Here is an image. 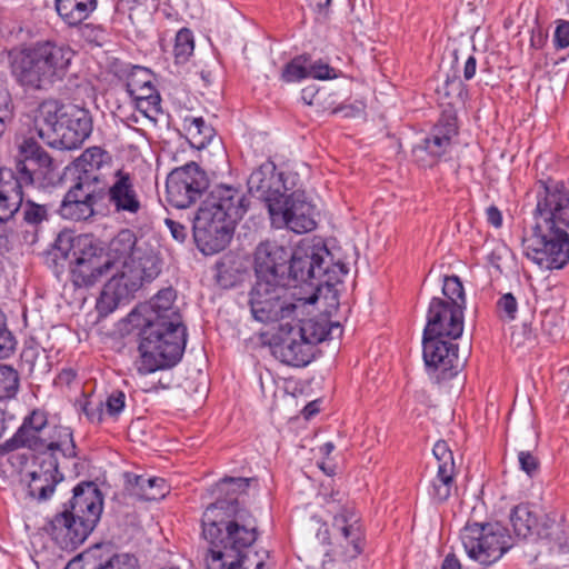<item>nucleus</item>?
Segmentation results:
<instances>
[{"mask_svg":"<svg viewBox=\"0 0 569 569\" xmlns=\"http://www.w3.org/2000/svg\"><path fill=\"white\" fill-rule=\"evenodd\" d=\"M253 478L224 477L213 487L214 502L202 513V537L209 543L206 569H250L249 549L258 539L257 520L239 503Z\"/></svg>","mask_w":569,"mask_h":569,"instance_id":"obj_1","label":"nucleus"},{"mask_svg":"<svg viewBox=\"0 0 569 569\" xmlns=\"http://www.w3.org/2000/svg\"><path fill=\"white\" fill-rule=\"evenodd\" d=\"M27 448L36 453L33 470L28 490L39 501L51 497L58 482L63 479L59 471V459L77 457V445L69 427L52 425L48 413L42 409H33L23 418L16 433L0 446L1 453Z\"/></svg>","mask_w":569,"mask_h":569,"instance_id":"obj_2","label":"nucleus"},{"mask_svg":"<svg viewBox=\"0 0 569 569\" xmlns=\"http://www.w3.org/2000/svg\"><path fill=\"white\" fill-rule=\"evenodd\" d=\"M535 224L522 239L526 257L540 268L562 269L569 262V184L538 180L535 184Z\"/></svg>","mask_w":569,"mask_h":569,"instance_id":"obj_3","label":"nucleus"},{"mask_svg":"<svg viewBox=\"0 0 569 569\" xmlns=\"http://www.w3.org/2000/svg\"><path fill=\"white\" fill-rule=\"evenodd\" d=\"M176 291L160 290L150 301V315L140 331V360L137 370L141 375L172 368L182 358L187 329L178 309L173 308Z\"/></svg>","mask_w":569,"mask_h":569,"instance_id":"obj_4","label":"nucleus"},{"mask_svg":"<svg viewBox=\"0 0 569 569\" xmlns=\"http://www.w3.org/2000/svg\"><path fill=\"white\" fill-rule=\"evenodd\" d=\"M299 177L291 171H278L267 161L248 179L250 193L257 194L268 207L272 224L302 234L316 229L315 206L298 187Z\"/></svg>","mask_w":569,"mask_h":569,"instance_id":"obj_5","label":"nucleus"},{"mask_svg":"<svg viewBox=\"0 0 569 569\" xmlns=\"http://www.w3.org/2000/svg\"><path fill=\"white\" fill-rule=\"evenodd\" d=\"M74 51L56 40H38L10 51L11 74L21 87L42 90L61 81Z\"/></svg>","mask_w":569,"mask_h":569,"instance_id":"obj_6","label":"nucleus"},{"mask_svg":"<svg viewBox=\"0 0 569 569\" xmlns=\"http://www.w3.org/2000/svg\"><path fill=\"white\" fill-rule=\"evenodd\" d=\"M103 509V497L92 481L73 488L63 510L48 521L44 529L62 549H76L97 526Z\"/></svg>","mask_w":569,"mask_h":569,"instance_id":"obj_7","label":"nucleus"},{"mask_svg":"<svg viewBox=\"0 0 569 569\" xmlns=\"http://www.w3.org/2000/svg\"><path fill=\"white\" fill-rule=\"evenodd\" d=\"M34 130L49 147L72 150L79 148L91 134L92 118L84 108L48 99L37 109Z\"/></svg>","mask_w":569,"mask_h":569,"instance_id":"obj_8","label":"nucleus"},{"mask_svg":"<svg viewBox=\"0 0 569 569\" xmlns=\"http://www.w3.org/2000/svg\"><path fill=\"white\" fill-rule=\"evenodd\" d=\"M20 154L14 168H0V222L9 221L19 211L23 188L33 186L51 170V157L36 142L24 140Z\"/></svg>","mask_w":569,"mask_h":569,"instance_id":"obj_9","label":"nucleus"},{"mask_svg":"<svg viewBox=\"0 0 569 569\" xmlns=\"http://www.w3.org/2000/svg\"><path fill=\"white\" fill-rule=\"evenodd\" d=\"M54 257L69 260L71 282L77 288L92 287L114 269V261L104 257L102 248L87 239L64 241L59 238Z\"/></svg>","mask_w":569,"mask_h":569,"instance_id":"obj_10","label":"nucleus"},{"mask_svg":"<svg viewBox=\"0 0 569 569\" xmlns=\"http://www.w3.org/2000/svg\"><path fill=\"white\" fill-rule=\"evenodd\" d=\"M330 266L331 253L321 240H302L296 249L290 248L284 286L288 287L291 282L296 286L306 283L318 289L322 284L338 281L330 276Z\"/></svg>","mask_w":569,"mask_h":569,"instance_id":"obj_11","label":"nucleus"},{"mask_svg":"<svg viewBox=\"0 0 569 569\" xmlns=\"http://www.w3.org/2000/svg\"><path fill=\"white\" fill-rule=\"evenodd\" d=\"M318 297L298 299V303L288 297L284 284L256 279L249 292V306L252 317L262 323L293 320L297 309L308 303H315Z\"/></svg>","mask_w":569,"mask_h":569,"instance_id":"obj_12","label":"nucleus"},{"mask_svg":"<svg viewBox=\"0 0 569 569\" xmlns=\"http://www.w3.org/2000/svg\"><path fill=\"white\" fill-rule=\"evenodd\" d=\"M460 538L467 555L483 566L501 559L512 546L508 529L500 522L467 523Z\"/></svg>","mask_w":569,"mask_h":569,"instance_id":"obj_13","label":"nucleus"},{"mask_svg":"<svg viewBox=\"0 0 569 569\" xmlns=\"http://www.w3.org/2000/svg\"><path fill=\"white\" fill-rule=\"evenodd\" d=\"M209 187V179L200 166L190 161L170 171L166 181V200L177 209L194 206Z\"/></svg>","mask_w":569,"mask_h":569,"instance_id":"obj_14","label":"nucleus"},{"mask_svg":"<svg viewBox=\"0 0 569 569\" xmlns=\"http://www.w3.org/2000/svg\"><path fill=\"white\" fill-rule=\"evenodd\" d=\"M236 223L199 208L192 226L193 239L204 254L222 251L230 242Z\"/></svg>","mask_w":569,"mask_h":569,"instance_id":"obj_15","label":"nucleus"},{"mask_svg":"<svg viewBox=\"0 0 569 569\" xmlns=\"http://www.w3.org/2000/svg\"><path fill=\"white\" fill-rule=\"evenodd\" d=\"M290 247L277 240H263L254 249L253 270L256 279L284 284Z\"/></svg>","mask_w":569,"mask_h":569,"instance_id":"obj_16","label":"nucleus"},{"mask_svg":"<svg viewBox=\"0 0 569 569\" xmlns=\"http://www.w3.org/2000/svg\"><path fill=\"white\" fill-rule=\"evenodd\" d=\"M463 310L456 302L445 303L441 298L433 297L428 307L423 335L460 338L463 332Z\"/></svg>","mask_w":569,"mask_h":569,"instance_id":"obj_17","label":"nucleus"},{"mask_svg":"<svg viewBox=\"0 0 569 569\" xmlns=\"http://www.w3.org/2000/svg\"><path fill=\"white\" fill-rule=\"evenodd\" d=\"M107 281L97 300V310L101 316H108L118 307L129 303L134 293L142 287L140 278L130 271L126 266Z\"/></svg>","mask_w":569,"mask_h":569,"instance_id":"obj_18","label":"nucleus"},{"mask_svg":"<svg viewBox=\"0 0 569 569\" xmlns=\"http://www.w3.org/2000/svg\"><path fill=\"white\" fill-rule=\"evenodd\" d=\"M103 197V188L86 182H76L64 194L59 213L63 219L87 221L96 214V206Z\"/></svg>","mask_w":569,"mask_h":569,"instance_id":"obj_19","label":"nucleus"},{"mask_svg":"<svg viewBox=\"0 0 569 569\" xmlns=\"http://www.w3.org/2000/svg\"><path fill=\"white\" fill-rule=\"evenodd\" d=\"M250 199L240 189L229 184L216 186L207 196L200 208L237 223L247 213Z\"/></svg>","mask_w":569,"mask_h":569,"instance_id":"obj_20","label":"nucleus"},{"mask_svg":"<svg viewBox=\"0 0 569 569\" xmlns=\"http://www.w3.org/2000/svg\"><path fill=\"white\" fill-rule=\"evenodd\" d=\"M453 340L432 335L422 336V355L428 371L440 370L443 379L457 375L459 349Z\"/></svg>","mask_w":569,"mask_h":569,"instance_id":"obj_21","label":"nucleus"},{"mask_svg":"<svg viewBox=\"0 0 569 569\" xmlns=\"http://www.w3.org/2000/svg\"><path fill=\"white\" fill-rule=\"evenodd\" d=\"M274 339L271 351L274 358L279 359L282 363L305 367L311 361L313 357L311 347L306 340L299 338L291 322L280 323Z\"/></svg>","mask_w":569,"mask_h":569,"instance_id":"obj_22","label":"nucleus"},{"mask_svg":"<svg viewBox=\"0 0 569 569\" xmlns=\"http://www.w3.org/2000/svg\"><path fill=\"white\" fill-rule=\"evenodd\" d=\"M104 194L109 204L116 212L137 214L141 209V201L134 184V177L122 169L113 174V180Z\"/></svg>","mask_w":569,"mask_h":569,"instance_id":"obj_23","label":"nucleus"},{"mask_svg":"<svg viewBox=\"0 0 569 569\" xmlns=\"http://www.w3.org/2000/svg\"><path fill=\"white\" fill-rule=\"evenodd\" d=\"M333 536L346 541L347 557L356 558L362 551V531L358 519L350 508H342L332 521Z\"/></svg>","mask_w":569,"mask_h":569,"instance_id":"obj_24","label":"nucleus"},{"mask_svg":"<svg viewBox=\"0 0 569 569\" xmlns=\"http://www.w3.org/2000/svg\"><path fill=\"white\" fill-rule=\"evenodd\" d=\"M162 259L159 251L149 243H140L130 262H124L133 274L140 278V282L153 281L162 270Z\"/></svg>","mask_w":569,"mask_h":569,"instance_id":"obj_25","label":"nucleus"},{"mask_svg":"<svg viewBox=\"0 0 569 569\" xmlns=\"http://www.w3.org/2000/svg\"><path fill=\"white\" fill-rule=\"evenodd\" d=\"M111 161V156L101 147L87 148L80 157H78L73 164L78 171L77 182H86L89 184L99 186L100 173L99 170Z\"/></svg>","mask_w":569,"mask_h":569,"instance_id":"obj_26","label":"nucleus"},{"mask_svg":"<svg viewBox=\"0 0 569 569\" xmlns=\"http://www.w3.org/2000/svg\"><path fill=\"white\" fill-rule=\"evenodd\" d=\"M458 133L455 117L441 119L431 130L430 134L423 139V146L419 150L429 153L433 161L441 157L451 143L452 137Z\"/></svg>","mask_w":569,"mask_h":569,"instance_id":"obj_27","label":"nucleus"},{"mask_svg":"<svg viewBox=\"0 0 569 569\" xmlns=\"http://www.w3.org/2000/svg\"><path fill=\"white\" fill-rule=\"evenodd\" d=\"M98 7V0H54L58 17L69 28H77L87 20Z\"/></svg>","mask_w":569,"mask_h":569,"instance_id":"obj_28","label":"nucleus"},{"mask_svg":"<svg viewBox=\"0 0 569 569\" xmlns=\"http://www.w3.org/2000/svg\"><path fill=\"white\" fill-rule=\"evenodd\" d=\"M541 519L539 517L536 506L530 503H519L511 509L510 522L513 527L515 533L521 538H528L540 531Z\"/></svg>","mask_w":569,"mask_h":569,"instance_id":"obj_29","label":"nucleus"},{"mask_svg":"<svg viewBox=\"0 0 569 569\" xmlns=\"http://www.w3.org/2000/svg\"><path fill=\"white\" fill-rule=\"evenodd\" d=\"M538 538L546 540L551 551L569 552V525L562 519L558 521L545 516Z\"/></svg>","mask_w":569,"mask_h":569,"instance_id":"obj_30","label":"nucleus"},{"mask_svg":"<svg viewBox=\"0 0 569 569\" xmlns=\"http://www.w3.org/2000/svg\"><path fill=\"white\" fill-rule=\"evenodd\" d=\"M127 482L130 485L134 493L146 501H157L164 498L170 487L167 481L160 477H144L132 473L126 475Z\"/></svg>","mask_w":569,"mask_h":569,"instance_id":"obj_31","label":"nucleus"},{"mask_svg":"<svg viewBox=\"0 0 569 569\" xmlns=\"http://www.w3.org/2000/svg\"><path fill=\"white\" fill-rule=\"evenodd\" d=\"M139 246L140 243H138L134 232L129 229H122L110 241L108 253L104 254V257L114 261V269H117L118 263H121L122 267L124 262L132 260L136 249Z\"/></svg>","mask_w":569,"mask_h":569,"instance_id":"obj_32","label":"nucleus"},{"mask_svg":"<svg viewBox=\"0 0 569 569\" xmlns=\"http://www.w3.org/2000/svg\"><path fill=\"white\" fill-rule=\"evenodd\" d=\"M293 327L299 338L306 340L312 350L313 346L327 339L333 328L338 329L340 326L335 323L328 328V321L325 319H307L299 320V323Z\"/></svg>","mask_w":569,"mask_h":569,"instance_id":"obj_33","label":"nucleus"},{"mask_svg":"<svg viewBox=\"0 0 569 569\" xmlns=\"http://www.w3.org/2000/svg\"><path fill=\"white\" fill-rule=\"evenodd\" d=\"M182 126L190 143L197 149L206 148L216 136L213 127L202 117L187 116Z\"/></svg>","mask_w":569,"mask_h":569,"instance_id":"obj_34","label":"nucleus"},{"mask_svg":"<svg viewBox=\"0 0 569 569\" xmlns=\"http://www.w3.org/2000/svg\"><path fill=\"white\" fill-rule=\"evenodd\" d=\"M455 487V468L438 467L437 475L428 490L429 497L436 503H443L451 496Z\"/></svg>","mask_w":569,"mask_h":569,"instance_id":"obj_35","label":"nucleus"},{"mask_svg":"<svg viewBox=\"0 0 569 569\" xmlns=\"http://www.w3.org/2000/svg\"><path fill=\"white\" fill-rule=\"evenodd\" d=\"M136 102V108L146 117L161 113V97L153 81L129 94Z\"/></svg>","mask_w":569,"mask_h":569,"instance_id":"obj_36","label":"nucleus"},{"mask_svg":"<svg viewBox=\"0 0 569 569\" xmlns=\"http://www.w3.org/2000/svg\"><path fill=\"white\" fill-rule=\"evenodd\" d=\"M21 209L22 221L32 228L33 231H37L38 228L49 220V206L48 204H39L31 199H23L22 203L19 208Z\"/></svg>","mask_w":569,"mask_h":569,"instance_id":"obj_37","label":"nucleus"},{"mask_svg":"<svg viewBox=\"0 0 569 569\" xmlns=\"http://www.w3.org/2000/svg\"><path fill=\"white\" fill-rule=\"evenodd\" d=\"M103 546L96 545L68 562L64 569H103Z\"/></svg>","mask_w":569,"mask_h":569,"instance_id":"obj_38","label":"nucleus"},{"mask_svg":"<svg viewBox=\"0 0 569 569\" xmlns=\"http://www.w3.org/2000/svg\"><path fill=\"white\" fill-rule=\"evenodd\" d=\"M194 50V41L192 32L187 29H180L174 39L173 56L176 63H186Z\"/></svg>","mask_w":569,"mask_h":569,"instance_id":"obj_39","label":"nucleus"},{"mask_svg":"<svg viewBox=\"0 0 569 569\" xmlns=\"http://www.w3.org/2000/svg\"><path fill=\"white\" fill-rule=\"evenodd\" d=\"M19 373L7 365H0V400L13 398L19 390Z\"/></svg>","mask_w":569,"mask_h":569,"instance_id":"obj_40","label":"nucleus"},{"mask_svg":"<svg viewBox=\"0 0 569 569\" xmlns=\"http://www.w3.org/2000/svg\"><path fill=\"white\" fill-rule=\"evenodd\" d=\"M442 293L445 298L441 299L445 303L456 302L461 308H466L465 290L458 276L443 277Z\"/></svg>","mask_w":569,"mask_h":569,"instance_id":"obj_41","label":"nucleus"},{"mask_svg":"<svg viewBox=\"0 0 569 569\" xmlns=\"http://www.w3.org/2000/svg\"><path fill=\"white\" fill-rule=\"evenodd\" d=\"M103 569H139L138 560L128 553H113L110 548L103 546Z\"/></svg>","mask_w":569,"mask_h":569,"instance_id":"obj_42","label":"nucleus"},{"mask_svg":"<svg viewBox=\"0 0 569 569\" xmlns=\"http://www.w3.org/2000/svg\"><path fill=\"white\" fill-rule=\"evenodd\" d=\"M308 59L305 56H299L289 61L282 69L281 79L284 82H297L308 78V67L306 62Z\"/></svg>","mask_w":569,"mask_h":569,"instance_id":"obj_43","label":"nucleus"},{"mask_svg":"<svg viewBox=\"0 0 569 569\" xmlns=\"http://www.w3.org/2000/svg\"><path fill=\"white\" fill-rule=\"evenodd\" d=\"M153 81L152 72L143 67L134 66L127 76L126 89L130 94Z\"/></svg>","mask_w":569,"mask_h":569,"instance_id":"obj_44","label":"nucleus"},{"mask_svg":"<svg viewBox=\"0 0 569 569\" xmlns=\"http://www.w3.org/2000/svg\"><path fill=\"white\" fill-rule=\"evenodd\" d=\"M17 339L8 329L6 316L0 311V359H7L13 355Z\"/></svg>","mask_w":569,"mask_h":569,"instance_id":"obj_45","label":"nucleus"},{"mask_svg":"<svg viewBox=\"0 0 569 569\" xmlns=\"http://www.w3.org/2000/svg\"><path fill=\"white\" fill-rule=\"evenodd\" d=\"M496 310L500 320L506 322L515 320L518 311L516 297L510 292L502 295L496 303Z\"/></svg>","mask_w":569,"mask_h":569,"instance_id":"obj_46","label":"nucleus"},{"mask_svg":"<svg viewBox=\"0 0 569 569\" xmlns=\"http://www.w3.org/2000/svg\"><path fill=\"white\" fill-rule=\"evenodd\" d=\"M463 83L459 76L453 73L448 76L442 86L437 88V93L446 99L462 100ZM448 103H452L449 101Z\"/></svg>","mask_w":569,"mask_h":569,"instance_id":"obj_47","label":"nucleus"},{"mask_svg":"<svg viewBox=\"0 0 569 569\" xmlns=\"http://www.w3.org/2000/svg\"><path fill=\"white\" fill-rule=\"evenodd\" d=\"M81 37L89 43L102 47L106 41V29L100 24L81 23L79 26Z\"/></svg>","mask_w":569,"mask_h":569,"instance_id":"obj_48","label":"nucleus"},{"mask_svg":"<svg viewBox=\"0 0 569 569\" xmlns=\"http://www.w3.org/2000/svg\"><path fill=\"white\" fill-rule=\"evenodd\" d=\"M216 280L222 288H231L238 281L237 271L233 270L226 260L216 263Z\"/></svg>","mask_w":569,"mask_h":569,"instance_id":"obj_49","label":"nucleus"},{"mask_svg":"<svg viewBox=\"0 0 569 569\" xmlns=\"http://www.w3.org/2000/svg\"><path fill=\"white\" fill-rule=\"evenodd\" d=\"M106 413L117 418L126 407V393L122 390H113L103 402Z\"/></svg>","mask_w":569,"mask_h":569,"instance_id":"obj_50","label":"nucleus"},{"mask_svg":"<svg viewBox=\"0 0 569 569\" xmlns=\"http://www.w3.org/2000/svg\"><path fill=\"white\" fill-rule=\"evenodd\" d=\"M518 461L520 469L525 471L529 477H533L539 470V459L529 449L519 450Z\"/></svg>","mask_w":569,"mask_h":569,"instance_id":"obj_51","label":"nucleus"},{"mask_svg":"<svg viewBox=\"0 0 569 569\" xmlns=\"http://www.w3.org/2000/svg\"><path fill=\"white\" fill-rule=\"evenodd\" d=\"M103 401L86 400L82 406V412L91 423H101L103 421L104 409Z\"/></svg>","mask_w":569,"mask_h":569,"instance_id":"obj_52","label":"nucleus"},{"mask_svg":"<svg viewBox=\"0 0 569 569\" xmlns=\"http://www.w3.org/2000/svg\"><path fill=\"white\" fill-rule=\"evenodd\" d=\"M432 452L439 462L438 467L455 468L453 456L446 441L436 442Z\"/></svg>","mask_w":569,"mask_h":569,"instance_id":"obj_53","label":"nucleus"},{"mask_svg":"<svg viewBox=\"0 0 569 569\" xmlns=\"http://www.w3.org/2000/svg\"><path fill=\"white\" fill-rule=\"evenodd\" d=\"M308 77L319 80H327L336 78V71L328 63L317 61L308 67Z\"/></svg>","mask_w":569,"mask_h":569,"instance_id":"obj_54","label":"nucleus"},{"mask_svg":"<svg viewBox=\"0 0 569 569\" xmlns=\"http://www.w3.org/2000/svg\"><path fill=\"white\" fill-rule=\"evenodd\" d=\"M553 42L557 49L569 47V21L559 20L553 34Z\"/></svg>","mask_w":569,"mask_h":569,"instance_id":"obj_55","label":"nucleus"},{"mask_svg":"<svg viewBox=\"0 0 569 569\" xmlns=\"http://www.w3.org/2000/svg\"><path fill=\"white\" fill-rule=\"evenodd\" d=\"M166 226L170 230V233L174 240L183 243L188 237V229L184 224L173 219L167 218L164 220Z\"/></svg>","mask_w":569,"mask_h":569,"instance_id":"obj_56","label":"nucleus"},{"mask_svg":"<svg viewBox=\"0 0 569 569\" xmlns=\"http://www.w3.org/2000/svg\"><path fill=\"white\" fill-rule=\"evenodd\" d=\"M13 118V106L12 100L9 99L4 103H0V138L4 133L8 124Z\"/></svg>","mask_w":569,"mask_h":569,"instance_id":"obj_57","label":"nucleus"},{"mask_svg":"<svg viewBox=\"0 0 569 569\" xmlns=\"http://www.w3.org/2000/svg\"><path fill=\"white\" fill-rule=\"evenodd\" d=\"M323 93L315 86H308L301 90V99L308 106H320Z\"/></svg>","mask_w":569,"mask_h":569,"instance_id":"obj_58","label":"nucleus"},{"mask_svg":"<svg viewBox=\"0 0 569 569\" xmlns=\"http://www.w3.org/2000/svg\"><path fill=\"white\" fill-rule=\"evenodd\" d=\"M345 111L346 117H357L365 112V104H350V106H341L339 108L333 109L332 113H338Z\"/></svg>","mask_w":569,"mask_h":569,"instance_id":"obj_59","label":"nucleus"},{"mask_svg":"<svg viewBox=\"0 0 569 569\" xmlns=\"http://www.w3.org/2000/svg\"><path fill=\"white\" fill-rule=\"evenodd\" d=\"M487 220L490 224H492L496 228L501 227L502 224V214L500 210L496 206H490L487 211Z\"/></svg>","mask_w":569,"mask_h":569,"instance_id":"obj_60","label":"nucleus"},{"mask_svg":"<svg viewBox=\"0 0 569 569\" xmlns=\"http://www.w3.org/2000/svg\"><path fill=\"white\" fill-rule=\"evenodd\" d=\"M476 69H477V60L473 56H470L465 63L463 78L466 80H471L476 74Z\"/></svg>","mask_w":569,"mask_h":569,"instance_id":"obj_61","label":"nucleus"},{"mask_svg":"<svg viewBox=\"0 0 569 569\" xmlns=\"http://www.w3.org/2000/svg\"><path fill=\"white\" fill-rule=\"evenodd\" d=\"M309 7H311L316 12L327 14L328 7L330 6L331 0H307Z\"/></svg>","mask_w":569,"mask_h":569,"instance_id":"obj_62","label":"nucleus"},{"mask_svg":"<svg viewBox=\"0 0 569 569\" xmlns=\"http://www.w3.org/2000/svg\"><path fill=\"white\" fill-rule=\"evenodd\" d=\"M441 569H461V565L456 555L448 553L442 561Z\"/></svg>","mask_w":569,"mask_h":569,"instance_id":"obj_63","label":"nucleus"},{"mask_svg":"<svg viewBox=\"0 0 569 569\" xmlns=\"http://www.w3.org/2000/svg\"><path fill=\"white\" fill-rule=\"evenodd\" d=\"M320 411L319 401L309 402L302 410L303 417L310 419Z\"/></svg>","mask_w":569,"mask_h":569,"instance_id":"obj_64","label":"nucleus"}]
</instances>
